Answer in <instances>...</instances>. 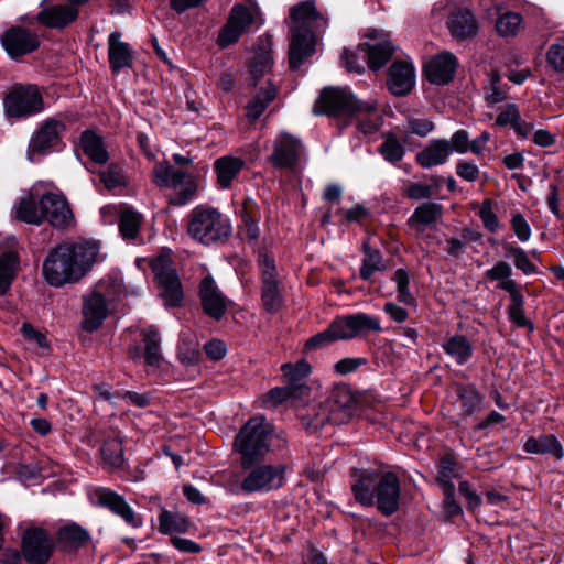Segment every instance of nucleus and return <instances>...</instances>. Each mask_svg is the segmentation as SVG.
I'll list each match as a JSON object with an SVG mask.
<instances>
[{"label": "nucleus", "instance_id": "nucleus-1", "mask_svg": "<svg viewBox=\"0 0 564 564\" xmlns=\"http://www.w3.org/2000/svg\"><path fill=\"white\" fill-rule=\"evenodd\" d=\"M98 253L99 245L95 241H63L43 261L44 280L54 288L76 283L90 271Z\"/></svg>", "mask_w": 564, "mask_h": 564}, {"label": "nucleus", "instance_id": "nucleus-2", "mask_svg": "<svg viewBox=\"0 0 564 564\" xmlns=\"http://www.w3.org/2000/svg\"><path fill=\"white\" fill-rule=\"evenodd\" d=\"M327 25L325 18L317 11L314 0H306L290 9V29L292 32L289 48V65L295 70L315 52V32Z\"/></svg>", "mask_w": 564, "mask_h": 564}, {"label": "nucleus", "instance_id": "nucleus-3", "mask_svg": "<svg viewBox=\"0 0 564 564\" xmlns=\"http://www.w3.org/2000/svg\"><path fill=\"white\" fill-rule=\"evenodd\" d=\"M351 488L359 503L366 507L376 503L383 516H391L399 509L401 488L399 478L393 473L362 470Z\"/></svg>", "mask_w": 564, "mask_h": 564}, {"label": "nucleus", "instance_id": "nucleus-4", "mask_svg": "<svg viewBox=\"0 0 564 564\" xmlns=\"http://www.w3.org/2000/svg\"><path fill=\"white\" fill-rule=\"evenodd\" d=\"M231 231L229 217L215 207L198 205L192 209L188 216V235L204 246L227 241Z\"/></svg>", "mask_w": 564, "mask_h": 564}, {"label": "nucleus", "instance_id": "nucleus-5", "mask_svg": "<svg viewBox=\"0 0 564 564\" xmlns=\"http://www.w3.org/2000/svg\"><path fill=\"white\" fill-rule=\"evenodd\" d=\"M272 437V427L263 416H254L241 427L235 447L241 456L243 469L264 458Z\"/></svg>", "mask_w": 564, "mask_h": 564}, {"label": "nucleus", "instance_id": "nucleus-6", "mask_svg": "<svg viewBox=\"0 0 564 564\" xmlns=\"http://www.w3.org/2000/svg\"><path fill=\"white\" fill-rule=\"evenodd\" d=\"M153 182L159 187L169 188V203L173 206L188 204L197 194L198 185L195 177L166 163H159L153 169Z\"/></svg>", "mask_w": 564, "mask_h": 564}, {"label": "nucleus", "instance_id": "nucleus-7", "mask_svg": "<svg viewBox=\"0 0 564 564\" xmlns=\"http://www.w3.org/2000/svg\"><path fill=\"white\" fill-rule=\"evenodd\" d=\"M240 481V490L250 495L256 492H270L280 489L285 482V466L279 465H250Z\"/></svg>", "mask_w": 564, "mask_h": 564}, {"label": "nucleus", "instance_id": "nucleus-8", "mask_svg": "<svg viewBox=\"0 0 564 564\" xmlns=\"http://www.w3.org/2000/svg\"><path fill=\"white\" fill-rule=\"evenodd\" d=\"M3 106L7 117L21 119L41 112L44 101L35 85H19L6 96Z\"/></svg>", "mask_w": 564, "mask_h": 564}, {"label": "nucleus", "instance_id": "nucleus-9", "mask_svg": "<svg viewBox=\"0 0 564 564\" xmlns=\"http://www.w3.org/2000/svg\"><path fill=\"white\" fill-rule=\"evenodd\" d=\"M151 269L160 286V296L165 306H180L183 300V290L180 278L173 267L172 259L162 254L151 261Z\"/></svg>", "mask_w": 564, "mask_h": 564}, {"label": "nucleus", "instance_id": "nucleus-10", "mask_svg": "<svg viewBox=\"0 0 564 564\" xmlns=\"http://www.w3.org/2000/svg\"><path fill=\"white\" fill-rule=\"evenodd\" d=\"M112 294L107 290L105 283H98L94 290L83 296V322L82 327L86 332L97 330L109 314Z\"/></svg>", "mask_w": 564, "mask_h": 564}, {"label": "nucleus", "instance_id": "nucleus-11", "mask_svg": "<svg viewBox=\"0 0 564 564\" xmlns=\"http://www.w3.org/2000/svg\"><path fill=\"white\" fill-rule=\"evenodd\" d=\"M357 400L351 390H332L330 395L318 404L317 426L326 422L344 424L355 413Z\"/></svg>", "mask_w": 564, "mask_h": 564}, {"label": "nucleus", "instance_id": "nucleus-12", "mask_svg": "<svg viewBox=\"0 0 564 564\" xmlns=\"http://www.w3.org/2000/svg\"><path fill=\"white\" fill-rule=\"evenodd\" d=\"M54 540L42 528L30 527L21 536V552L30 564H46L54 551Z\"/></svg>", "mask_w": 564, "mask_h": 564}, {"label": "nucleus", "instance_id": "nucleus-13", "mask_svg": "<svg viewBox=\"0 0 564 564\" xmlns=\"http://www.w3.org/2000/svg\"><path fill=\"white\" fill-rule=\"evenodd\" d=\"M358 45V52L362 53V59L367 61L368 67L377 72L392 58L395 47L389 34L383 31L373 30Z\"/></svg>", "mask_w": 564, "mask_h": 564}, {"label": "nucleus", "instance_id": "nucleus-14", "mask_svg": "<svg viewBox=\"0 0 564 564\" xmlns=\"http://www.w3.org/2000/svg\"><path fill=\"white\" fill-rule=\"evenodd\" d=\"M259 15L257 7L235 4L231 8L229 19L220 30L217 43L221 47L236 43L240 36L256 22Z\"/></svg>", "mask_w": 564, "mask_h": 564}, {"label": "nucleus", "instance_id": "nucleus-15", "mask_svg": "<svg viewBox=\"0 0 564 564\" xmlns=\"http://www.w3.org/2000/svg\"><path fill=\"white\" fill-rule=\"evenodd\" d=\"M262 286L261 300L268 313H276L283 306V294L273 259L261 254L259 260Z\"/></svg>", "mask_w": 564, "mask_h": 564}, {"label": "nucleus", "instance_id": "nucleus-16", "mask_svg": "<svg viewBox=\"0 0 564 564\" xmlns=\"http://www.w3.org/2000/svg\"><path fill=\"white\" fill-rule=\"evenodd\" d=\"M66 126L56 118L46 119L34 132L28 148V159L35 162L40 156L50 153L61 141Z\"/></svg>", "mask_w": 564, "mask_h": 564}, {"label": "nucleus", "instance_id": "nucleus-17", "mask_svg": "<svg viewBox=\"0 0 564 564\" xmlns=\"http://www.w3.org/2000/svg\"><path fill=\"white\" fill-rule=\"evenodd\" d=\"M360 100H357L348 90L343 88H324L314 105L315 115H350Z\"/></svg>", "mask_w": 564, "mask_h": 564}, {"label": "nucleus", "instance_id": "nucleus-18", "mask_svg": "<svg viewBox=\"0 0 564 564\" xmlns=\"http://www.w3.org/2000/svg\"><path fill=\"white\" fill-rule=\"evenodd\" d=\"M198 296L204 313L215 321L224 317L231 303L210 275L200 281Z\"/></svg>", "mask_w": 564, "mask_h": 564}, {"label": "nucleus", "instance_id": "nucleus-19", "mask_svg": "<svg viewBox=\"0 0 564 564\" xmlns=\"http://www.w3.org/2000/svg\"><path fill=\"white\" fill-rule=\"evenodd\" d=\"M301 150L299 139L282 132L273 141V151L268 162L278 169H293L300 161Z\"/></svg>", "mask_w": 564, "mask_h": 564}, {"label": "nucleus", "instance_id": "nucleus-20", "mask_svg": "<svg viewBox=\"0 0 564 564\" xmlns=\"http://www.w3.org/2000/svg\"><path fill=\"white\" fill-rule=\"evenodd\" d=\"M340 333L341 340L355 337H364L369 333H380L382 330L380 319L378 317L356 313L335 318Z\"/></svg>", "mask_w": 564, "mask_h": 564}, {"label": "nucleus", "instance_id": "nucleus-21", "mask_svg": "<svg viewBox=\"0 0 564 564\" xmlns=\"http://www.w3.org/2000/svg\"><path fill=\"white\" fill-rule=\"evenodd\" d=\"M416 83L415 68L408 61H394L387 73V88L395 97L408 96Z\"/></svg>", "mask_w": 564, "mask_h": 564}, {"label": "nucleus", "instance_id": "nucleus-22", "mask_svg": "<svg viewBox=\"0 0 564 564\" xmlns=\"http://www.w3.org/2000/svg\"><path fill=\"white\" fill-rule=\"evenodd\" d=\"M43 221L47 220L55 228H66L73 221V213L66 199L57 194H45L40 199Z\"/></svg>", "mask_w": 564, "mask_h": 564}, {"label": "nucleus", "instance_id": "nucleus-23", "mask_svg": "<svg viewBox=\"0 0 564 564\" xmlns=\"http://www.w3.org/2000/svg\"><path fill=\"white\" fill-rule=\"evenodd\" d=\"M1 44L12 57L29 54L39 46L37 36L20 26H12L1 36Z\"/></svg>", "mask_w": 564, "mask_h": 564}, {"label": "nucleus", "instance_id": "nucleus-24", "mask_svg": "<svg viewBox=\"0 0 564 564\" xmlns=\"http://www.w3.org/2000/svg\"><path fill=\"white\" fill-rule=\"evenodd\" d=\"M447 401L453 416L459 421L484 408V397L477 390H451Z\"/></svg>", "mask_w": 564, "mask_h": 564}, {"label": "nucleus", "instance_id": "nucleus-25", "mask_svg": "<svg viewBox=\"0 0 564 564\" xmlns=\"http://www.w3.org/2000/svg\"><path fill=\"white\" fill-rule=\"evenodd\" d=\"M143 351L140 346H135L131 351L134 360L144 359L148 367L160 368L164 364L161 352V337L156 328L150 326L142 330Z\"/></svg>", "mask_w": 564, "mask_h": 564}, {"label": "nucleus", "instance_id": "nucleus-26", "mask_svg": "<svg viewBox=\"0 0 564 564\" xmlns=\"http://www.w3.org/2000/svg\"><path fill=\"white\" fill-rule=\"evenodd\" d=\"M457 58L449 52L434 56L424 67L427 80L434 85L448 84L455 75Z\"/></svg>", "mask_w": 564, "mask_h": 564}, {"label": "nucleus", "instance_id": "nucleus-27", "mask_svg": "<svg viewBox=\"0 0 564 564\" xmlns=\"http://www.w3.org/2000/svg\"><path fill=\"white\" fill-rule=\"evenodd\" d=\"M96 497L99 505L120 516L128 524L133 528L141 527V518L134 513L133 509L126 502L123 497L106 488L97 490Z\"/></svg>", "mask_w": 564, "mask_h": 564}, {"label": "nucleus", "instance_id": "nucleus-28", "mask_svg": "<svg viewBox=\"0 0 564 564\" xmlns=\"http://www.w3.org/2000/svg\"><path fill=\"white\" fill-rule=\"evenodd\" d=\"M96 497L99 505L120 516L128 524L133 528L141 527V518L134 513L133 509L126 502L123 497L106 488L97 490Z\"/></svg>", "mask_w": 564, "mask_h": 564}, {"label": "nucleus", "instance_id": "nucleus-29", "mask_svg": "<svg viewBox=\"0 0 564 564\" xmlns=\"http://www.w3.org/2000/svg\"><path fill=\"white\" fill-rule=\"evenodd\" d=\"M443 216V206L435 202L420 204L409 217L406 224L416 234H423L433 227Z\"/></svg>", "mask_w": 564, "mask_h": 564}, {"label": "nucleus", "instance_id": "nucleus-30", "mask_svg": "<svg viewBox=\"0 0 564 564\" xmlns=\"http://www.w3.org/2000/svg\"><path fill=\"white\" fill-rule=\"evenodd\" d=\"M452 154L451 143L446 139L432 140L427 147L420 151L416 156V163L423 169L442 165L447 162Z\"/></svg>", "mask_w": 564, "mask_h": 564}, {"label": "nucleus", "instance_id": "nucleus-31", "mask_svg": "<svg viewBox=\"0 0 564 564\" xmlns=\"http://www.w3.org/2000/svg\"><path fill=\"white\" fill-rule=\"evenodd\" d=\"M447 25L452 35L458 40H466L478 33V22L474 13L466 8H458L453 11Z\"/></svg>", "mask_w": 564, "mask_h": 564}, {"label": "nucleus", "instance_id": "nucleus-32", "mask_svg": "<svg viewBox=\"0 0 564 564\" xmlns=\"http://www.w3.org/2000/svg\"><path fill=\"white\" fill-rule=\"evenodd\" d=\"M12 215L15 219L31 225H41L43 223V210L40 199L32 193H24L12 208Z\"/></svg>", "mask_w": 564, "mask_h": 564}, {"label": "nucleus", "instance_id": "nucleus-33", "mask_svg": "<svg viewBox=\"0 0 564 564\" xmlns=\"http://www.w3.org/2000/svg\"><path fill=\"white\" fill-rule=\"evenodd\" d=\"M245 166L241 158L232 155H224L218 158L214 163V170L217 175V184L220 188H229Z\"/></svg>", "mask_w": 564, "mask_h": 564}, {"label": "nucleus", "instance_id": "nucleus-34", "mask_svg": "<svg viewBox=\"0 0 564 564\" xmlns=\"http://www.w3.org/2000/svg\"><path fill=\"white\" fill-rule=\"evenodd\" d=\"M109 63L112 72L118 73L132 64V53L129 44L121 41L120 32H112L108 39Z\"/></svg>", "mask_w": 564, "mask_h": 564}, {"label": "nucleus", "instance_id": "nucleus-35", "mask_svg": "<svg viewBox=\"0 0 564 564\" xmlns=\"http://www.w3.org/2000/svg\"><path fill=\"white\" fill-rule=\"evenodd\" d=\"M78 15L74 6L58 4L39 12L37 20L48 28H64Z\"/></svg>", "mask_w": 564, "mask_h": 564}, {"label": "nucleus", "instance_id": "nucleus-36", "mask_svg": "<svg viewBox=\"0 0 564 564\" xmlns=\"http://www.w3.org/2000/svg\"><path fill=\"white\" fill-rule=\"evenodd\" d=\"M349 116L357 120L358 129L365 134L377 132L381 126V116L373 102L360 101Z\"/></svg>", "mask_w": 564, "mask_h": 564}, {"label": "nucleus", "instance_id": "nucleus-37", "mask_svg": "<svg viewBox=\"0 0 564 564\" xmlns=\"http://www.w3.org/2000/svg\"><path fill=\"white\" fill-rule=\"evenodd\" d=\"M177 357L180 361L192 368L191 377L199 372L200 351L197 339L192 334H182L178 343Z\"/></svg>", "mask_w": 564, "mask_h": 564}, {"label": "nucleus", "instance_id": "nucleus-38", "mask_svg": "<svg viewBox=\"0 0 564 564\" xmlns=\"http://www.w3.org/2000/svg\"><path fill=\"white\" fill-rule=\"evenodd\" d=\"M271 46L272 43L269 35H262L258 39L254 46V56L250 64V73L254 80L263 76L271 68Z\"/></svg>", "mask_w": 564, "mask_h": 564}, {"label": "nucleus", "instance_id": "nucleus-39", "mask_svg": "<svg viewBox=\"0 0 564 564\" xmlns=\"http://www.w3.org/2000/svg\"><path fill=\"white\" fill-rule=\"evenodd\" d=\"M443 350L455 360L457 365L469 361L474 354L470 340L464 335H453L442 344Z\"/></svg>", "mask_w": 564, "mask_h": 564}, {"label": "nucleus", "instance_id": "nucleus-40", "mask_svg": "<svg viewBox=\"0 0 564 564\" xmlns=\"http://www.w3.org/2000/svg\"><path fill=\"white\" fill-rule=\"evenodd\" d=\"M56 539L63 550L76 551L88 543L89 533L84 528L73 523L61 528Z\"/></svg>", "mask_w": 564, "mask_h": 564}, {"label": "nucleus", "instance_id": "nucleus-41", "mask_svg": "<svg viewBox=\"0 0 564 564\" xmlns=\"http://www.w3.org/2000/svg\"><path fill=\"white\" fill-rule=\"evenodd\" d=\"M80 149L97 164H105L109 160L108 151L105 148L101 137L90 130H86L80 135Z\"/></svg>", "mask_w": 564, "mask_h": 564}, {"label": "nucleus", "instance_id": "nucleus-42", "mask_svg": "<svg viewBox=\"0 0 564 564\" xmlns=\"http://www.w3.org/2000/svg\"><path fill=\"white\" fill-rule=\"evenodd\" d=\"M485 279L489 281H497V288L506 291L509 294L518 291L521 286L511 278L512 268L506 261H498L492 268L484 273Z\"/></svg>", "mask_w": 564, "mask_h": 564}, {"label": "nucleus", "instance_id": "nucleus-43", "mask_svg": "<svg viewBox=\"0 0 564 564\" xmlns=\"http://www.w3.org/2000/svg\"><path fill=\"white\" fill-rule=\"evenodd\" d=\"M524 451L530 454L552 455L556 459H561L564 455L563 447L553 435H542L538 438L530 437L523 446Z\"/></svg>", "mask_w": 564, "mask_h": 564}, {"label": "nucleus", "instance_id": "nucleus-44", "mask_svg": "<svg viewBox=\"0 0 564 564\" xmlns=\"http://www.w3.org/2000/svg\"><path fill=\"white\" fill-rule=\"evenodd\" d=\"M18 268L19 254L15 251H7L0 256V295L9 291Z\"/></svg>", "mask_w": 564, "mask_h": 564}, {"label": "nucleus", "instance_id": "nucleus-45", "mask_svg": "<svg viewBox=\"0 0 564 564\" xmlns=\"http://www.w3.org/2000/svg\"><path fill=\"white\" fill-rule=\"evenodd\" d=\"M364 258L361 261L359 275L362 280L369 281L376 272L386 269L383 258L378 249L370 248L368 242H364Z\"/></svg>", "mask_w": 564, "mask_h": 564}, {"label": "nucleus", "instance_id": "nucleus-46", "mask_svg": "<svg viewBox=\"0 0 564 564\" xmlns=\"http://www.w3.org/2000/svg\"><path fill=\"white\" fill-rule=\"evenodd\" d=\"M306 392L307 390H269L262 397V402L267 406H278L286 403L297 408Z\"/></svg>", "mask_w": 564, "mask_h": 564}, {"label": "nucleus", "instance_id": "nucleus-47", "mask_svg": "<svg viewBox=\"0 0 564 564\" xmlns=\"http://www.w3.org/2000/svg\"><path fill=\"white\" fill-rule=\"evenodd\" d=\"M276 96V89L269 83L267 87L261 89L248 104L247 117L253 122L260 118L267 107Z\"/></svg>", "mask_w": 564, "mask_h": 564}, {"label": "nucleus", "instance_id": "nucleus-48", "mask_svg": "<svg viewBox=\"0 0 564 564\" xmlns=\"http://www.w3.org/2000/svg\"><path fill=\"white\" fill-rule=\"evenodd\" d=\"M191 525L188 519L178 513L165 510L159 516V531L163 534L186 533Z\"/></svg>", "mask_w": 564, "mask_h": 564}, {"label": "nucleus", "instance_id": "nucleus-49", "mask_svg": "<svg viewBox=\"0 0 564 564\" xmlns=\"http://www.w3.org/2000/svg\"><path fill=\"white\" fill-rule=\"evenodd\" d=\"M282 371L289 381V388H304V380L311 375L312 367L305 360H300L295 365H282Z\"/></svg>", "mask_w": 564, "mask_h": 564}, {"label": "nucleus", "instance_id": "nucleus-50", "mask_svg": "<svg viewBox=\"0 0 564 564\" xmlns=\"http://www.w3.org/2000/svg\"><path fill=\"white\" fill-rule=\"evenodd\" d=\"M142 215L130 208H126L120 213L119 229L124 239H134L141 227Z\"/></svg>", "mask_w": 564, "mask_h": 564}, {"label": "nucleus", "instance_id": "nucleus-51", "mask_svg": "<svg viewBox=\"0 0 564 564\" xmlns=\"http://www.w3.org/2000/svg\"><path fill=\"white\" fill-rule=\"evenodd\" d=\"M455 459L451 455H445L441 458L437 480L442 484L444 496H446L447 499L452 498L455 489L452 481V479L455 477Z\"/></svg>", "mask_w": 564, "mask_h": 564}, {"label": "nucleus", "instance_id": "nucleus-52", "mask_svg": "<svg viewBox=\"0 0 564 564\" xmlns=\"http://www.w3.org/2000/svg\"><path fill=\"white\" fill-rule=\"evenodd\" d=\"M509 296L510 305L507 308L509 319L518 327L530 326L532 328L524 314V296L521 289L509 294Z\"/></svg>", "mask_w": 564, "mask_h": 564}, {"label": "nucleus", "instance_id": "nucleus-53", "mask_svg": "<svg viewBox=\"0 0 564 564\" xmlns=\"http://www.w3.org/2000/svg\"><path fill=\"white\" fill-rule=\"evenodd\" d=\"M104 462L115 468H119L123 464V447L119 437H111L105 441L101 447Z\"/></svg>", "mask_w": 564, "mask_h": 564}, {"label": "nucleus", "instance_id": "nucleus-54", "mask_svg": "<svg viewBox=\"0 0 564 564\" xmlns=\"http://www.w3.org/2000/svg\"><path fill=\"white\" fill-rule=\"evenodd\" d=\"M392 281L397 286V299L400 303L405 305H415L416 300L413 294L410 292L409 283L410 276L409 272L405 269H398L392 275Z\"/></svg>", "mask_w": 564, "mask_h": 564}, {"label": "nucleus", "instance_id": "nucleus-55", "mask_svg": "<svg viewBox=\"0 0 564 564\" xmlns=\"http://www.w3.org/2000/svg\"><path fill=\"white\" fill-rule=\"evenodd\" d=\"M522 25V17L518 12H506L496 22V30L501 36H514Z\"/></svg>", "mask_w": 564, "mask_h": 564}, {"label": "nucleus", "instance_id": "nucleus-56", "mask_svg": "<svg viewBox=\"0 0 564 564\" xmlns=\"http://www.w3.org/2000/svg\"><path fill=\"white\" fill-rule=\"evenodd\" d=\"M508 85L501 82L499 74L491 73L489 75V83L485 87L486 101L490 105L502 102L508 96Z\"/></svg>", "mask_w": 564, "mask_h": 564}, {"label": "nucleus", "instance_id": "nucleus-57", "mask_svg": "<svg viewBox=\"0 0 564 564\" xmlns=\"http://www.w3.org/2000/svg\"><path fill=\"white\" fill-rule=\"evenodd\" d=\"M337 340H341V337L338 325L334 319L325 330L312 336L306 341L305 350L307 351L314 348H319Z\"/></svg>", "mask_w": 564, "mask_h": 564}, {"label": "nucleus", "instance_id": "nucleus-58", "mask_svg": "<svg viewBox=\"0 0 564 564\" xmlns=\"http://www.w3.org/2000/svg\"><path fill=\"white\" fill-rule=\"evenodd\" d=\"M506 251L508 257L513 259L514 267L525 275L536 272V265L530 260L529 254L522 248L509 245L506 247Z\"/></svg>", "mask_w": 564, "mask_h": 564}, {"label": "nucleus", "instance_id": "nucleus-59", "mask_svg": "<svg viewBox=\"0 0 564 564\" xmlns=\"http://www.w3.org/2000/svg\"><path fill=\"white\" fill-rule=\"evenodd\" d=\"M380 154L383 159L390 163H397L404 156V148L394 135L386 138L383 143L379 148Z\"/></svg>", "mask_w": 564, "mask_h": 564}, {"label": "nucleus", "instance_id": "nucleus-60", "mask_svg": "<svg viewBox=\"0 0 564 564\" xmlns=\"http://www.w3.org/2000/svg\"><path fill=\"white\" fill-rule=\"evenodd\" d=\"M100 181L108 191H112L127 185V180L122 169L117 164H110L107 170L100 173Z\"/></svg>", "mask_w": 564, "mask_h": 564}, {"label": "nucleus", "instance_id": "nucleus-61", "mask_svg": "<svg viewBox=\"0 0 564 564\" xmlns=\"http://www.w3.org/2000/svg\"><path fill=\"white\" fill-rule=\"evenodd\" d=\"M479 217L484 223V226L486 229H488L491 232H496L499 228V220L494 212L492 208V202L490 199H486L480 209H479Z\"/></svg>", "mask_w": 564, "mask_h": 564}, {"label": "nucleus", "instance_id": "nucleus-62", "mask_svg": "<svg viewBox=\"0 0 564 564\" xmlns=\"http://www.w3.org/2000/svg\"><path fill=\"white\" fill-rule=\"evenodd\" d=\"M406 130L411 134L424 138L434 130V122L430 119L410 118L406 121Z\"/></svg>", "mask_w": 564, "mask_h": 564}, {"label": "nucleus", "instance_id": "nucleus-63", "mask_svg": "<svg viewBox=\"0 0 564 564\" xmlns=\"http://www.w3.org/2000/svg\"><path fill=\"white\" fill-rule=\"evenodd\" d=\"M404 192L409 198L414 200L430 199L435 194L432 186L422 183H411Z\"/></svg>", "mask_w": 564, "mask_h": 564}, {"label": "nucleus", "instance_id": "nucleus-64", "mask_svg": "<svg viewBox=\"0 0 564 564\" xmlns=\"http://www.w3.org/2000/svg\"><path fill=\"white\" fill-rule=\"evenodd\" d=\"M547 61L556 70L564 72V42L550 46Z\"/></svg>", "mask_w": 564, "mask_h": 564}]
</instances>
